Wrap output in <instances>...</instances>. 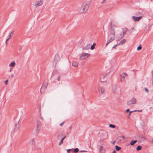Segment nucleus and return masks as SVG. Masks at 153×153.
Here are the masks:
<instances>
[{
  "instance_id": "aec40b11",
  "label": "nucleus",
  "mask_w": 153,
  "mask_h": 153,
  "mask_svg": "<svg viewBox=\"0 0 153 153\" xmlns=\"http://www.w3.org/2000/svg\"><path fill=\"white\" fill-rule=\"evenodd\" d=\"M65 137H66V136H65V137H64L63 138H62V139L60 141V142L59 144V145H61V144L63 142V141L65 139Z\"/></svg>"
},
{
  "instance_id": "423d86ee",
  "label": "nucleus",
  "mask_w": 153,
  "mask_h": 153,
  "mask_svg": "<svg viewBox=\"0 0 153 153\" xmlns=\"http://www.w3.org/2000/svg\"><path fill=\"white\" fill-rule=\"evenodd\" d=\"M132 17L134 21L136 22L139 21L142 18V17L141 16L137 17L132 16Z\"/></svg>"
},
{
  "instance_id": "603ef678",
  "label": "nucleus",
  "mask_w": 153,
  "mask_h": 153,
  "mask_svg": "<svg viewBox=\"0 0 153 153\" xmlns=\"http://www.w3.org/2000/svg\"><path fill=\"white\" fill-rule=\"evenodd\" d=\"M117 87H118V86H117V87H116V88H117Z\"/></svg>"
},
{
  "instance_id": "9d476101",
  "label": "nucleus",
  "mask_w": 153,
  "mask_h": 153,
  "mask_svg": "<svg viewBox=\"0 0 153 153\" xmlns=\"http://www.w3.org/2000/svg\"><path fill=\"white\" fill-rule=\"evenodd\" d=\"M106 133L104 132L102 134V135L101 136V138L103 139H106L107 138V137L106 136Z\"/></svg>"
},
{
  "instance_id": "de8ad7c7",
  "label": "nucleus",
  "mask_w": 153,
  "mask_h": 153,
  "mask_svg": "<svg viewBox=\"0 0 153 153\" xmlns=\"http://www.w3.org/2000/svg\"><path fill=\"white\" fill-rule=\"evenodd\" d=\"M151 142H152V143H153V140H152L151 141Z\"/></svg>"
},
{
  "instance_id": "0eeeda50",
  "label": "nucleus",
  "mask_w": 153,
  "mask_h": 153,
  "mask_svg": "<svg viewBox=\"0 0 153 153\" xmlns=\"http://www.w3.org/2000/svg\"><path fill=\"white\" fill-rule=\"evenodd\" d=\"M126 76V73L123 72L120 75L121 77V81H124L125 80V77Z\"/></svg>"
},
{
  "instance_id": "a878e982",
  "label": "nucleus",
  "mask_w": 153,
  "mask_h": 153,
  "mask_svg": "<svg viewBox=\"0 0 153 153\" xmlns=\"http://www.w3.org/2000/svg\"><path fill=\"white\" fill-rule=\"evenodd\" d=\"M123 34H120V38H122L123 37V36H124V35L125 34V31H123Z\"/></svg>"
},
{
  "instance_id": "c03bdc74",
  "label": "nucleus",
  "mask_w": 153,
  "mask_h": 153,
  "mask_svg": "<svg viewBox=\"0 0 153 153\" xmlns=\"http://www.w3.org/2000/svg\"><path fill=\"white\" fill-rule=\"evenodd\" d=\"M11 76L13 77H14V75L12 74H11Z\"/></svg>"
},
{
  "instance_id": "f704fd0d",
  "label": "nucleus",
  "mask_w": 153,
  "mask_h": 153,
  "mask_svg": "<svg viewBox=\"0 0 153 153\" xmlns=\"http://www.w3.org/2000/svg\"><path fill=\"white\" fill-rule=\"evenodd\" d=\"M34 140L33 139H32L31 140V141H32V144H33V143H34Z\"/></svg>"
},
{
  "instance_id": "c85d7f7f",
  "label": "nucleus",
  "mask_w": 153,
  "mask_h": 153,
  "mask_svg": "<svg viewBox=\"0 0 153 153\" xmlns=\"http://www.w3.org/2000/svg\"><path fill=\"white\" fill-rule=\"evenodd\" d=\"M61 79V76H59L57 78V80L58 81H59Z\"/></svg>"
},
{
  "instance_id": "3c124183",
  "label": "nucleus",
  "mask_w": 153,
  "mask_h": 153,
  "mask_svg": "<svg viewBox=\"0 0 153 153\" xmlns=\"http://www.w3.org/2000/svg\"><path fill=\"white\" fill-rule=\"evenodd\" d=\"M152 84H153V80H152Z\"/></svg>"
},
{
  "instance_id": "20e7f679",
  "label": "nucleus",
  "mask_w": 153,
  "mask_h": 153,
  "mask_svg": "<svg viewBox=\"0 0 153 153\" xmlns=\"http://www.w3.org/2000/svg\"><path fill=\"white\" fill-rule=\"evenodd\" d=\"M90 56L88 53H85L82 54V56L80 57V60H83L88 57Z\"/></svg>"
},
{
  "instance_id": "9b49d317",
  "label": "nucleus",
  "mask_w": 153,
  "mask_h": 153,
  "mask_svg": "<svg viewBox=\"0 0 153 153\" xmlns=\"http://www.w3.org/2000/svg\"><path fill=\"white\" fill-rule=\"evenodd\" d=\"M19 120L17 123H16V124L15 123V129L16 130H17L19 128Z\"/></svg>"
},
{
  "instance_id": "864d4df0",
  "label": "nucleus",
  "mask_w": 153,
  "mask_h": 153,
  "mask_svg": "<svg viewBox=\"0 0 153 153\" xmlns=\"http://www.w3.org/2000/svg\"><path fill=\"white\" fill-rule=\"evenodd\" d=\"M37 128L36 129V131H37Z\"/></svg>"
},
{
  "instance_id": "a18cd8bd",
  "label": "nucleus",
  "mask_w": 153,
  "mask_h": 153,
  "mask_svg": "<svg viewBox=\"0 0 153 153\" xmlns=\"http://www.w3.org/2000/svg\"><path fill=\"white\" fill-rule=\"evenodd\" d=\"M137 111H137L138 112H141L142 111V110H137Z\"/></svg>"
},
{
  "instance_id": "f8f14e48",
  "label": "nucleus",
  "mask_w": 153,
  "mask_h": 153,
  "mask_svg": "<svg viewBox=\"0 0 153 153\" xmlns=\"http://www.w3.org/2000/svg\"><path fill=\"white\" fill-rule=\"evenodd\" d=\"M78 63L76 61L73 62L72 63V65L74 67H76L78 66Z\"/></svg>"
},
{
  "instance_id": "f03ea898",
  "label": "nucleus",
  "mask_w": 153,
  "mask_h": 153,
  "mask_svg": "<svg viewBox=\"0 0 153 153\" xmlns=\"http://www.w3.org/2000/svg\"><path fill=\"white\" fill-rule=\"evenodd\" d=\"M115 33L114 30L111 29L110 33L108 35V40L111 42L114 40L115 38Z\"/></svg>"
},
{
  "instance_id": "bb28decb",
  "label": "nucleus",
  "mask_w": 153,
  "mask_h": 153,
  "mask_svg": "<svg viewBox=\"0 0 153 153\" xmlns=\"http://www.w3.org/2000/svg\"><path fill=\"white\" fill-rule=\"evenodd\" d=\"M137 111L136 110H134V111H129V113L128 114V116H130L131 115V114L132 113V112H135L136 111Z\"/></svg>"
},
{
  "instance_id": "4c0bfd02",
  "label": "nucleus",
  "mask_w": 153,
  "mask_h": 153,
  "mask_svg": "<svg viewBox=\"0 0 153 153\" xmlns=\"http://www.w3.org/2000/svg\"><path fill=\"white\" fill-rule=\"evenodd\" d=\"M8 40H7V39H6V41H5V43L6 44V45H7V41Z\"/></svg>"
},
{
  "instance_id": "c9c22d12",
  "label": "nucleus",
  "mask_w": 153,
  "mask_h": 153,
  "mask_svg": "<svg viewBox=\"0 0 153 153\" xmlns=\"http://www.w3.org/2000/svg\"><path fill=\"white\" fill-rule=\"evenodd\" d=\"M64 123V122H63V123H60V124H59V126H62L63 125V123Z\"/></svg>"
},
{
  "instance_id": "72a5a7b5",
  "label": "nucleus",
  "mask_w": 153,
  "mask_h": 153,
  "mask_svg": "<svg viewBox=\"0 0 153 153\" xmlns=\"http://www.w3.org/2000/svg\"><path fill=\"white\" fill-rule=\"evenodd\" d=\"M129 111V108L127 109L126 111V113H127Z\"/></svg>"
},
{
  "instance_id": "37998d69",
  "label": "nucleus",
  "mask_w": 153,
  "mask_h": 153,
  "mask_svg": "<svg viewBox=\"0 0 153 153\" xmlns=\"http://www.w3.org/2000/svg\"><path fill=\"white\" fill-rule=\"evenodd\" d=\"M92 45H94V46H95L96 45V43H94Z\"/></svg>"
},
{
  "instance_id": "473e14b6",
  "label": "nucleus",
  "mask_w": 153,
  "mask_h": 153,
  "mask_svg": "<svg viewBox=\"0 0 153 153\" xmlns=\"http://www.w3.org/2000/svg\"><path fill=\"white\" fill-rule=\"evenodd\" d=\"M71 150H73V149H68V150H67V153H71L69 152H70V151Z\"/></svg>"
},
{
  "instance_id": "412c9836",
  "label": "nucleus",
  "mask_w": 153,
  "mask_h": 153,
  "mask_svg": "<svg viewBox=\"0 0 153 153\" xmlns=\"http://www.w3.org/2000/svg\"><path fill=\"white\" fill-rule=\"evenodd\" d=\"M142 48V46L141 45H140L137 48V50H140Z\"/></svg>"
},
{
  "instance_id": "6ab92c4d",
  "label": "nucleus",
  "mask_w": 153,
  "mask_h": 153,
  "mask_svg": "<svg viewBox=\"0 0 153 153\" xmlns=\"http://www.w3.org/2000/svg\"><path fill=\"white\" fill-rule=\"evenodd\" d=\"M142 147L140 145H139L137 146V147L136 148V150L137 151H139L140 150L142 149Z\"/></svg>"
},
{
  "instance_id": "79ce46f5",
  "label": "nucleus",
  "mask_w": 153,
  "mask_h": 153,
  "mask_svg": "<svg viewBox=\"0 0 153 153\" xmlns=\"http://www.w3.org/2000/svg\"><path fill=\"white\" fill-rule=\"evenodd\" d=\"M12 70V68H10L9 70V72H11Z\"/></svg>"
},
{
  "instance_id": "4468645a",
  "label": "nucleus",
  "mask_w": 153,
  "mask_h": 153,
  "mask_svg": "<svg viewBox=\"0 0 153 153\" xmlns=\"http://www.w3.org/2000/svg\"><path fill=\"white\" fill-rule=\"evenodd\" d=\"M15 62L14 61H12L9 65V66L11 67H13L15 66Z\"/></svg>"
},
{
  "instance_id": "2eb2a0df",
  "label": "nucleus",
  "mask_w": 153,
  "mask_h": 153,
  "mask_svg": "<svg viewBox=\"0 0 153 153\" xmlns=\"http://www.w3.org/2000/svg\"><path fill=\"white\" fill-rule=\"evenodd\" d=\"M126 41V40L124 39H123L122 41H120L118 44V45H119L120 44H123Z\"/></svg>"
},
{
  "instance_id": "2f4dec72",
  "label": "nucleus",
  "mask_w": 153,
  "mask_h": 153,
  "mask_svg": "<svg viewBox=\"0 0 153 153\" xmlns=\"http://www.w3.org/2000/svg\"><path fill=\"white\" fill-rule=\"evenodd\" d=\"M145 91H146V92L147 93H148L149 92V90L148 88H145Z\"/></svg>"
},
{
  "instance_id": "6e6552de",
  "label": "nucleus",
  "mask_w": 153,
  "mask_h": 153,
  "mask_svg": "<svg viewBox=\"0 0 153 153\" xmlns=\"http://www.w3.org/2000/svg\"><path fill=\"white\" fill-rule=\"evenodd\" d=\"M48 84L46 83H44L41 87V88L40 89V91L41 92L42 91V89L45 90L47 88V86Z\"/></svg>"
},
{
  "instance_id": "58836bf2",
  "label": "nucleus",
  "mask_w": 153,
  "mask_h": 153,
  "mask_svg": "<svg viewBox=\"0 0 153 153\" xmlns=\"http://www.w3.org/2000/svg\"><path fill=\"white\" fill-rule=\"evenodd\" d=\"M7 80L6 81H5L4 82V83L5 84H7Z\"/></svg>"
},
{
  "instance_id": "b1692460",
  "label": "nucleus",
  "mask_w": 153,
  "mask_h": 153,
  "mask_svg": "<svg viewBox=\"0 0 153 153\" xmlns=\"http://www.w3.org/2000/svg\"><path fill=\"white\" fill-rule=\"evenodd\" d=\"M101 93H103L105 92V89L103 87H102L101 88Z\"/></svg>"
},
{
  "instance_id": "cd10ccee",
  "label": "nucleus",
  "mask_w": 153,
  "mask_h": 153,
  "mask_svg": "<svg viewBox=\"0 0 153 153\" xmlns=\"http://www.w3.org/2000/svg\"><path fill=\"white\" fill-rule=\"evenodd\" d=\"M90 48L91 50H93L95 48V46L92 45L91 46Z\"/></svg>"
},
{
  "instance_id": "f3484780",
  "label": "nucleus",
  "mask_w": 153,
  "mask_h": 153,
  "mask_svg": "<svg viewBox=\"0 0 153 153\" xmlns=\"http://www.w3.org/2000/svg\"><path fill=\"white\" fill-rule=\"evenodd\" d=\"M59 59L58 55V54H56L55 56L54 60L56 61H57Z\"/></svg>"
},
{
  "instance_id": "7ed1b4c3",
  "label": "nucleus",
  "mask_w": 153,
  "mask_h": 153,
  "mask_svg": "<svg viewBox=\"0 0 153 153\" xmlns=\"http://www.w3.org/2000/svg\"><path fill=\"white\" fill-rule=\"evenodd\" d=\"M136 102V99L135 98H133L127 102V104L128 105L130 106L132 104H135Z\"/></svg>"
},
{
  "instance_id": "a19ab883",
  "label": "nucleus",
  "mask_w": 153,
  "mask_h": 153,
  "mask_svg": "<svg viewBox=\"0 0 153 153\" xmlns=\"http://www.w3.org/2000/svg\"><path fill=\"white\" fill-rule=\"evenodd\" d=\"M116 152V151L115 150H114L113 152L112 153H115Z\"/></svg>"
},
{
  "instance_id": "4be33fe9",
  "label": "nucleus",
  "mask_w": 153,
  "mask_h": 153,
  "mask_svg": "<svg viewBox=\"0 0 153 153\" xmlns=\"http://www.w3.org/2000/svg\"><path fill=\"white\" fill-rule=\"evenodd\" d=\"M116 87L115 86H113L112 87V89L114 92L116 91Z\"/></svg>"
},
{
  "instance_id": "49530a36",
  "label": "nucleus",
  "mask_w": 153,
  "mask_h": 153,
  "mask_svg": "<svg viewBox=\"0 0 153 153\" xmlns=\"http://www.w3.org/2000/svg\"><path fill=\"white\" fill-rule=\"evenodd\" d=\"M122 137L123 138V139H125V136H122Z\"/></svg>"
},
{
  "instance_id": "8fccbe9b",
  "label": "nucleus",
  "mask_w": 153,
  "mask_h": 153,
  "mask_svg": "<svg viewBox=\"0 0 153 153\" xmlns=\"http://www.w3.org/2000/svg\"><path fill=\"white\" fill-rule=\"evenodd\" d=\"M108 73L106 74V76H108Z\"/></svg>"
},
{
  "instance_id": "7c9ffc66",
  "label": "nucleus",
  "mask_w": 153,
  "mask_h": 153,
  "mask_svg": "<svg viewBox=\"0 0 153 153\" xmlns=\"http://www.w3.org/2000/svg\"><path fill=\"white\" fill-rule=\"evenodd\" d=\"M111 43V42H110L109 41H108V40H107V43H106V45H105V47H106L108 45L109 43Z\"/></svg>"
},
{
  "instance_id": "e433bc0d",
  "label": "nucleus",
  "mask_w": 153,
  "mask_h": 153,
  "mask_svg": "<svg viewBox=\"0 0 153 153\" xmlns=\"http://www.w3.org/2000/svg\"><path fill=\"white\" fill-rule=\"evenodd\" d=\"M106 0H103V1L101 2V4H103Z\"/></svg>"
},
{
  "instance_id": "09e8293b",
  "label": "nucleus",
  "mask_w": 153,
  "mask_h": 153,
  "mask_svg": "<svg viewBox=\"0 0 153 153\" xmlns=\"http://www.w3.org/2000/svg\"><path fill=\"white\" fill-rule=\"evenodd\" d=\"M105 82L104 81H102V80L101 81V82Z\"/></svg>"
},
{
  "instance_id": "c756f323",
  "label": "nucleus",
  "mask_w": 153,
  "mask_h": 153,
  "mask_svg": "<svg viewBox=\"0 0 153 153\" xmlns=\"http://www.w3.org/2000/svg\"><path fill=\"white\" fill-rule=\"evenodd\" d=\"M118 45V44H117L116 45H114V46L112 47V49L113 48H116V47H117V46H118V45Z\"/></svg>"
},
{
  "instance_id": "1a4fd4ad",
  "label": "nucleus",
  "mask_w": 153,
  "mask_h": 153,
  "mask_svg": "<svg viewBox=\"0 0 153 153\" xmlns=\"http://www.w3.org/2000/svg\"><path fill=\"white\" fill-rule=\"evenodd\" d=\"M90 44H88L86 46L84 47L82 49V50H87L89 48Z\"/></svg>"
},
{
  "instance_id": "dca6fc26",
  "label": "nucleus",
  "mask_w": 153,
  "mask_h": 153,
  "mask_svg": "<svg viewBox=\"0 0 153 153\" xmlns=\"http://www.w3.org/2000/svg\"><path fill=\"white\" fill-rule=\"evenodd\" d=\"M137 142L136 140H131L130 143V144L131 145H133L135 144Z\"/></svg>"
},
{
  "instance_id": "ea45409f",
  "label": "nucleus",
  "mask_w": 153,
  "mask_h": 153,
  "mask_svg": "<svg viewBox=\"0 0 153 153\" xmlns=\"http://www.w3.org/2000/svg\"><path fill=\"white\" fill-rule=\"evenodd\" d=\"M87 152V151H81L79 152Z\"/></svg>"
},
{
  "instance_id": "a211bd4d",
  "label": "nucleus",
  "mask_w": 153,
  "mask_h": 153,
  "mask_svg": "<svg viewBox=\"0 0 153 153\" xmlns=\"http://www.w3.org/2000/svg\"><path fill=\"white\" fill-rule=\"evenodd\" d=\"M115 148L116 150L117 151H118L121 149V147L117 146H115Z\"/></svg>"
},
{
  "instance_id": "393cba45",
  "label": "nucleus",
  "mask_w": 153,
  "mask_h": 153,
  "mask_svg": "<svg viewBox=\"0 0 153 153\" xmlns=\"http://www.w3.org/2000/svg\"><path fill=\"white\" fill-rule=\"evenodd\" d=\"M109 127L112 128H114L115 127V126L112 124L109 125Z\"/></svg>"
},
{
  "instance_id": "39448f33",
  "label": "nucleus",
  "mask_w": 153,
  "mask_h": 153,
  "mask_svg": "<svg viewBox=\"0 0 153 153\" xmlns=\"http://www.w3.org/2000/svg\"><path fill=\"white\" fill-rule=\"evenodd\" d=\"M43 3V2L42 0H39L38 1L35 2L34 5L35 6V7H38L41 5Z\"/></svg>"
},
{
  "instance_id": "ddd939ff",
  "label": "nucleus",
  "mask_w": 153,
  "mask_h": 153,
  "mask_svg": "<svg viewBox=\"0 0 153 153\" xmlns=\"http://www.w3.org/2000/svg\"><path fill=\"white\" fill-rule=\"evenodd\" d=\"M13 33V31L10 32V33H9V35L7 36V40H9L11 38V36H12V35H11V34L12 33Z\"/></svg>"
},
{
  "instance_id": "f257e3e1",
  "label": "nucleus",
  "mask_w": 153,
  "mask_h": 153,
  "mask_svg": "<svg viewBox=\"0 0 153 153\" xmlns=\"http://www.w3.org/2000/svg\"><path fill=\"white\" fill-rule=\"evenodd\" d=\"M89 6L88 2H86L83 3L79 10V12L80 13H82L87 11L88 9Z\"/></svg>"
},
{
  "instance_id": "5701e85b",
  "label": "nucleus",
  "mask_w": 153,
  "mask_h": 153,
  "mask_svg": "<svg viewBox=\"0 0 153 153\" xmlns=\"http://www.w3.org/2000/svg\"><path fill=\"white\" fill-rule=\"evenodd\" d=\"M79 150L78 149L76 148L74 149V152L75 153H77L79 151Z\"/></svg>"
}]
</instances>
